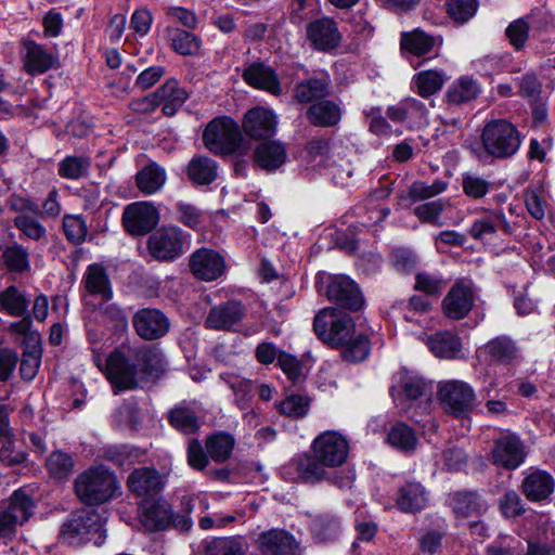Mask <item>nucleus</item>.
<instances>
[{
  "instance_id": "43",
  "label": "nucleus",
  "mask_w": 555,
  "mask_h": 555,
  "mask_svg": "<svg viewBox=\"0 0 555 555\" xmlns=\"http://www.w3.org/2000/svg\"><path fill=\"white\" fill-rule=\"evenodd\" d=\"M486 352L496 362L512 363L518 358V348L515 341L508 336H498L485 347Z\"/></svg>"
},
{
  "instance_id": "26",
  "label": "nucleus",
  "mask_w": 555,
  "mask_h": 555,
  "mask_svg": "<svg viewBox=\"0 0 555 555\" xmlns=\"http://www.w3.org/2000/svg\"><path fill=\"white\" fill-rule=\"evenodd\" d=\"M141 522L150 531L165 530L170 526V505L163 499H145L141 504Z\"/></svg>"
},
{
  "instance_id": "62",
  "label": "nucleus",
  "mask_w": 555,
  "mask_h": 555,
  "mask_svg": "<svg viewBox=\"0 0 555 555\" xmlns=\"http://www.w3.org/2000/svg\"><path fill=\"white\" fill-rule=\"evenodd\" d=\"M26 457L25 452L14 450L12 434L0 436V462L11 466L25 462Z\"/></svg>"
},
{
  "instance_id": "52",
  "label": "nucleus",
  "mask_w": 555,
  "mask_h": 555,
  "mask_svg": "<svg viewBox=\"0 0 555 555\" xmlns=\"http://www.w3.org/2000/svg\"><path fill=\"white\" fill-rule=\"evenodd\" d=\"M91 166L88 156H66L59 163L57 172L62 178L78 180L87 177Z\"/></svg>"
},
{
  "instance_id": "22",
  "label": "nucleus",
  "mask_w": 555,
  "mask_h": 555,
  "mask_svg": "<svg viewBox=\"0 0 555 555\" xmlns=\"http://www.w3.org/2000/svg\"><path fill=\"white\" fill-rule=\"evenodd\" d=\"M243 129L254 140H266L275 133L276 118L270 109L255 107L245 114Z\"/></svg>"
},
{
  "instance_id": "53",
  "label": "nucleus",
  "mask_w": 555,
  "mask_h": 555,
  "mask_svg": "<svg viewBox=\"0 0 555 555\" xmlns=\"http://www.w3.org/2000/svg\"><path fill=\"white\" fill-rule=\"evenodd\" d=\"M343 347L341 357L347 362L363 361L367 358L371 350L369 337L362 333L358 335L354 333Z\"/></svg>"
},
{
  "instance_id": "10",
  "label": "nucleus",
  "mask_w": 555,
  "mask_h": 555,
  "mask_svg": "<svg viewBox=\"0 0 555 555\" xmlns=\"http://www.w3.org/2000/svg\"><path fill=\"white\" fill-rule=\"evenodd\" d=\"M100 517L87 509L74 512L63 522L59 540L68 545H80L90 540V534L99 529Z\"/></svg>"
},
{
  "instance_id": "32",
  "label": "nucleus",
  "mask_w": 555,
  "mask_h": 555,
  "mask_svg": "<svg viewBox=\"0 0 555 555\" xmlns=\"http://www.w3.org/2000/svg\"><path fill=\"white\" fill-rule=\"evenodd\" d=\"M309 528L312 533L314 541L327 542L334 541L341 531L340 519L328 513H309Z\"/></svg>"
},
{
  "instance_id": "33",
  "label": "nucleus",
  "mask_w": 555,
  "mask_h": 555,
  "mask_svg": "<svg viewBox=\"0 0 555 555\" xmlns=\"http://www.w3.org/2000/svg\"><path fill=\"white\" fill-rule=\"evenodd\" d=\"M396 502L400 511L414 513L427 505L428 496L420 482L409 481L399 488Z\"/></svg>"
},
{
  "instance_id": "41",
  "label": "nucleus",
  "mask_w": 555,
  "mask_h": 555,
  "mask_svg": "<svg viewBox=\"0 0 555 555\" xmlns=\"http://www.w3.org/2000/svg\"><path fill=\"white\" fill-rule=\"evenodd\" d=\"M217 163L206 156L194 157L188 165V177L197 185H208L217 178Z\"/></svg>"
},
{
  "instance_id": "49",
  "label": "nucleus",
  "mask_w": 555,
  "mask_h": 555,
  "mask_svg": "<svg viewBox=\"0 0 555 555\" xmlns=\"http://www.w3.org/2000/svg\"><path fill=\"white\" fill-rule=\"evenodd\" d=\"M209 456L215 462L227 461L234 448V439L231 435L224 433H217L208 436L205 442Z\"/></svg>"
},
{
  "instance_id": "35",
  "label": "nucleus",
  "mask_w": 555,
  "mask_h": 555,
  "mask_svg": "<svg viewBox=\"0 0 555 555\" xmlns=\"http://www.w3.org/2000/svg\"><path fill=\"white\" fill-rule=\"evenodd\" d=\"M429 350L438 358L454 359L462 350L461 338L451 331H440L426 339Z\"/></svg>"
},
{
  "instance_id": "7",
  "label": "nucleus",
  "mask_w": 555,
  "mask_h": 555,
  "mask_svg": "<svg viewBox=\"0 0 555 555\" xmlns=\"http://www.w3.org/2000/svg\"><path fill=\"white\" fill-rule=\"evenodd\" d=\"M34 506L33 499L25 491H14L8 506L0 512V540L5 543L12 541L16 535L17 526L30 518Z\"/></svg>"
},
{
  "instance_id": "47",
  "label": "nucleus",
  "mask_w": 555,
  "mask_h": 555,
  "mask_svg": "<svg viewBox=\"0 0 555 555\" xmlns=\"http://www.w3.org/2000/svg\"><path fill=\"white\" fill-rule=\"evenodd\" d=\"M3 262L8 271L24 274L30 271V260L27 248L14 243L5 247L2 254Z\"/></svg>"
},
{
  "instance_id": "58",
  "label": "nucleus",
  "mask_w": 555,
  "mask_h": 555,
  "mask_svg": "<svg viewBox=\"0 0 555 555\" xmlns=\"http://www.w3.org/2000/svg\"><path fill=\"white\" fill-rule=\"evenodd\" d=\"M324 466L314 455L313 457H304L297 463L298 478L310 483L325 479L326 470Z\"/></svg>"
},
{
  "instance_id": "16",
  "label": "nucleus",
  "mask_w": 555,
  "mask_h": 555,
  "mask_svg": "<svg viewBox=\"0 0 555 555\" xmlns=\"http://www.w3.org/2000/svg\"><path fill=\"white\" fill-rule=\"evenodd\" d=\"M474 301L473 288L463 282H456L442 300V312L451 320H462L470 312Z\"/></svg>"
},
{
  "instance_id": "5",
  "label": "nucleus",
  "mask_w": 555,
  "mask_h": 555,
  "mask_svg": "<svg viewBox=\"0 0 555 555\" xmlns=\"http://www.w3.org/2000/svg\"><path fill=\"white\" fill-rule=\"evenodd\" d=\"M242 141L241 128L228 116L212 119L203 132L205 146L218 155H230L241 151Z\"/></svg>"
},
{
  "instance_id": "8",
  "label": "nucleus",
  "mask_w": 555,
  "mask_h": 555,
  "mask_svg": "<svg viewBox=\"0 0 555 555\" xmlns=\"http://www.w3.org/2000/svg\"><path fill=\"white\" fill-rule=\"evenodd\" d=\"M105 372L109 382L119 390L134 389L139 384V369L130 348L115 349L106 359Z\"/></svg>"
},
{
  "instance_id": "42",
  "label": "nucleus",
  "mask_w": 555,
  "mask_h": 555,
  "mask_svg": "<svg viewBox=\"0 0 555 555\" xmlns=\"http://www.w3.org/2000/svg\"><path fill=\"white\" fill-rule=\"evenodd\" d=\"M29 300L16 286L10 285L0 292V310L11 317H23L27 313Z\"/></svg>"
},
{
  "instance_id": "45",
  "label": "nucleus",
  "mask_w": 555,
  "mask_h": 555,
  "mask_svg": "<svg viewBox=\"0 0 555 555\" xmlns=\"http://www.w3.org/2000/svg\"><path fill=\"white\" fill-rule=\"evenodd\" d=\"M246 543L243 537L215 538L206 542L205 555H244Z\"/></svg>"
},
{
  "instance_id": "11",
  "label": "nucleus",
  "mask_w": 555,
  "mask_h": 555,
  "mask_svg": "<svg viewBox=\"0 0 555 555\" xmlns=\"http://www.w3.org/2000/svg\"><path fill=\"white\" fill-rule=\"evenodd\" d=\"M121 221L127 233L141 236L158 224L159 212L152 203L134 202L125 207Z\"/></svg>"
},
{
  "instance_id": "38",
  "label": "nucleus",
  "mask_w": 555,
  "mask_h": 555,
  "mask_svg": "<svg viewBox=\"0 0 555 555\" xmlns=\"http://www.w3.org/2000/svg\"><path fill=\"white\" fill-rule=\"evenodd\" d=\"M447 189V183L441 180H436L431 184L424 181H414L406 192L398 195V205L406 206L416 202L429 199L441 194Z\"/></svg>"
},
{
  "instance_id": "20",
  "label": "nucleus",
  "mask_w": 555,
  "mask_h": 555,
  "mask_svg": "<svg viewBox=\"0 0 555 555\" xmlns=\"http://www.w3.org/2000/svg\"><path fill=\"white\" fill-rule=\"evenodd\" d=\"M192 273L204 281L217 280L224 271V261L219 253L201 248L194 251L190 258Z\"/></svg>"
},
{
  "instance_id": "56",
  "label": "nucleus",
  "mask_w": 555,
  "mask_h": 555,
  "mask_svg": "<svg viewBox=\"0 0 555 555\" xmlns=\"http://www.w3.org/2000/svg\"><path fill=\"white\" fill-rule=\"evenodd\" d=\"M388 442L403 451H412L415 449L417 438L411 427L404 423L395 424L388 433Z\"/></svg>"
},
{
  "instance_id": "28",
  "label": "nucleus",
  "mask_w": 555,
  "mask_h": 555,
  "mask_svg": "<svg viewBox=\"0 0 555 555\" xmlns=\"http://www.w3.org/2000/svg\"><path fill=\"white\" fill-rule=\"evenodd\" d=\"M243 78L249 86L268 91L274 95L282 92L280 80L275 72L261 63H254L243 72Z\"/></svg>"
},
{
  "instance_id": "34",
  "label": "nucleus",
  "mask_w": 555,
  "mask_h": 555,
  "mask_svg": "<svg viewBox=\"0 0 555 555\" xmlns=\"http://www.w3.org/2000/svg\"><path fill=\"white\" fill-rule=\"evenodd\" d=\"M159 105H163V113L172 116L188 99V92L179 86L176 79H167L155 92Z\"/></svg>"
},
{
  "instance_id": "3",
  "label": "nucleus",
  "mask_w": 555,
  "mask_h": 555,
  "mask_svg": "<svg viewBox=\"0 0 555 555\" xmlns=\"http://www.w3.org/2000/svg\"><path fill=\"white\" fill-rule=\"evenodd\" d=\"M7 205L15 214L13 224L18 230L21 238L39 244L48 242V230L40 221V207L34 199L12 194L8 197Z\"/></svg>"
},
{
  "instance_id": "36",
  "label": "nucleus",
  "mask_w": 555,
  "mask_h": 555,
  "mask_svg": "<svg viewBox=\"0 0 555 555\" xmlns=\"http://www.w3.org/2000/svg\"><path fill=\"white\" fill-rule=\"evenodd\" d=\"M83 284L90 295L99 296L104 301L113 297L109 279L103 266L99 263L88 266L83 274Z\"/></svg>"
},
{
  "instance_id": "31",
  "label": "nucleus",
  "mask_w": 555,
  "mask_h": 555,
  "mask_svg": "<svg viewBox=\"0 0 555 555\" xmlns=\"http://www.w3.org/2000/svg\"><path fill=\"white\" fill-rule=\"evenodd\" d=\"M426 384L416 374L405 369L400 370L393 376L391 386V396L395 400L405 397L410 400H416L425 393Z\"/></svg>"
},
{
  "instance_id": "64",
  "label": "nucleus",
  "mask_w": 555,
  "mask_h": 555,
  "mask_svg": "<svg viewBox=\"0 0 555 555\" xmlns=\"http://www.w3.org/2000/svg\"><path fill=\"white\" fill-rule=\"evenodd\" d=\"M529 29L530 26L528 22L525 18H518L507 26L505 35L511 44L516 50H520L529 38Z\"/></svg>"
},
{
  "instance_id": "18",
  "label": "nucleus",
  "mask_w": 555,
  "mask_h": 555,
  "mask_svg": "<svg viewBox=\"0 0 555 555\" xmlns=\"http://www.w3.org/2000/svg\"><path fill=\"white\" fill-rule=\"evenodd\" d=\"M21 56L24 69L30 75L43 74L54 67L57 62L55 54L30 39L22 40Z\"/></svg>"
},
{
  "instance_id": "25",
  "label": "nucleus",
  "mask_w": 555,
  "mask_h": 555,
  "mask_svg": "<svg viewBox=\"0 0 555 555\" xmlns=\"http://www.w3.org/2000/svg\"><path fill=\"white\" fill-rule=\"evenodd\" d=\"M129 490L137 496L154 499L163 490V482L159 473L150 467L134 469L127 480Z\"/></svg>"
},
{
  "instance_id": "46",
  "label": "nucleus",
  "mask_w": 555,
  "mask_h": 555,
  "mask_svg": "<svg viewBox=\"0 0 555 555\" xmlns=\"http://www.w3.org/2000/svg\"><path fill=\"white\" fill-rule=\"evenodd\" d=\"M169 424L184 435H191L198 430L197 414L189 406L179 404L169 411Z\"/></svg>"
},
{
  "instance_id": "19",
  "label": "nucleus",
  "mask_w": 555,
  "mask_h": 555,
  "mask_svg": "<svg viewBox=\"0 0 555 555\" xmlns=\"http://www.w3.org/2000/svg\"><path fill=\"white\" fill-rule=\"evenodd\" d=\"M555 488V479L543 469L530 468L525 474L520 490L522 494L531 502H541L547 500Z\"/></svg>"
},
{
  "instance_id": "37",
  "label": "nucleus",
  "mask_w": 555,
  "mask_h": 555,
  "mask_svg": "<svg viewBox=\"0 0 555 555\" xmlns=\"http://www.w3.org/2000/svg\"><path fill=\"white\" fill-rule=\"evenodd\" d=\"M286 151L275 141L259 144L254 152L255 164L263 170L273 171L285 163Z\"/></svg>"
},
{
  "instance_id": "12",
  "label": "nucleus",
  "mask_w": 555,
  "mask_h": 555,
  "mask_svg": "<svg viewBox=\"0 0 555 555\" xmlns=\"http://www.w3.org/2000/svg\"><path fill=\"white\" fill-rule=\"evenodd\" d=\"M314 456L326 467L343 465L348 456L349 444L347 439L337 431H324L312 443Z\"/></svg>"
},
{
  "instance_id": "55",
  "label": "nucleus",
  "mask_w": 555,
  "mask_h": 555,
  "mask_svg": "<svg viewBox=\"0 0 555 555\" xmlns=\"http://www.w3.org/2000/svg\"><path fill=\"white\" fill-rule=\"evenodd\" d=\"M450 206L448 199H437L427 202L416 206L413 214L425 223H430L436 227L442 225L440 221L441 214Z\"/></svg>"
},
{
  "instance_id": "15",
  "label": "nucleus",
  "mask_w": 555,
  "mask_h": 555,
  "mask_svg": "<svg viewBox=\"0 0 555 555\" xmlns=\"http://www.w3.org/2000/svg\"><path fill=\"white\" fill-rule=\"evenodd\" d=\"M328 300L349 310H360L364 304L362 294L357 284L346 275H336L326 286Z\"/></svg>"
},
{
  "instance_id": "30",
  "label": "nucleus",
  "mask_w": 555,
  "mask_h": 555,
  "mask_svg": "<svg viewBox=\"0 0 555 555\" xmlns=\"http://www.w3.org/2000/svg\"><path fill=\"white\" fill-rule=\"evenodd\" d=\"M130 357L139 369V377L157 376L164 370V358L159 350L150 346L129 347Z\"/></svg>"
},
{
  "instance_id": "27",
  "label": "nucleus",
  "mask_w": 555,
  "mask_h": 555,
  "mask_svg": "<svg viewBox=\"0 0 555 555\" xmlns=\"http://www.w3.org/2000/svg\"><path fill=\"white\" fill-rule=\"evenodd\" d=\"M501 228L505 233H512L511 223L506 220L504 212L500 209L488 211L486 216L473 221L468 234L476 241L491 238Z\"/></svg>"
},
{
  "instance_id": "51",
  "label": "nucleus",
  "mask_w": 555,
  "mask_h": 555,
  "mask_svg": "<svg viewBox=\"0 0 555 555\" xmlns=\"http://www.w3.org/2000/svg\"><path fill=\"white\" fill-rule=\"evenodd\" d=\"M452 508L459 518H466L479 515L485 506L476 493L457 492L452 499Z\"/></svg>"
},
{
  "instance_id": "9",
  "label": "nucleus",
  "mask_w": 555,
  "mask_h": 555,
  "mask_svg": "<svg viewBox=\"0 0 555 555\" xmlns=\"http://www.w3.org/2000/svg\"><path fill=\"white\" fill-rule=\"evenodd\" d=\"M439 399L443 410L456 417H464L476 405V393L473 387L462 380H449L441 384Z\"/></svg>"
},
{
  "instance_id": "6",
  "label": "nucleus",
  "mask_w": 555,
  "mask_h": 555,
  "mask_svg": "<svg viewBox=\"0 0 555 555\" xmlns=\"http://www.w3.org/2000/svg\"><path fill=\"white\" fill-rule=\"evenodd\" d=\"M189 248V235L178 227H162L147 240L151 256L159 261H172Z\"/></svg>"
},
{
  "instance_id": "59",
  "label": "nucleus",
  "mask_w": 555,
  "mask_h": 555,
  "mask_svg": "<svg viewBox=\"0 0 555 555\" xmlns=\"http://www.w3.org/2000/svg\"><path fill=\"white\" fill-rule=\"evenodd\" d=\"M449 15L459 23H465L473 17L477 11V0H447Z\"/></svg>"
},
{
  "instance_id": "63",
  "label": "nucleus",
  "mask_w": 555,
  "mask_h": 555,
  "mask_svg": "<svg viewBox=\"0 0 555 555\" xmlns=\"http://www.w3.org/2000/svg\"><path fill=\"white\" fill-rule=\"evenodd\" d=\"M464 193L474 199L482 198L490 189V182L476 175H464L462 179Z\"/></svg>"
},
{
  "instance_id": "21",
  "label": "nucleus",
  "mask_w": 555,
  "mask_h": 555,
  "mask_svg": "<svg viewBox=\"0 0 555 555\" xmlns=\"http://www.w3.org/2000/svg\"><path fill=\"white\" fill-rule=\"evenodd\" d=\"M257 547L262 554L268 555H296L299 544L289 532L271 529L258 537Z\"/></svg>"
},
{
  "instance_id": "17",
  "label": "nucleus",
  "mask_w": 555,
  "mask_h": 555,
  "mask_svg": "<svg viewBox=\"0 0 555 555\" xmlns=\"http://www.w3.org/2000/svg\"><path fill=\"white\" fill-rule=\"evenodd\" d=\"M526 456L525 447L516 435L499 438L492 449L493 463L505 469L517 468L525 462Z\"/></svg>"
},
{
  "instance_id": "1",
  "label": "nucleus",
  "mask_w": 555,
  "mask_h": 555,
  "mask_svg": "<svg viewBox=\"0 0 555 555\" xmlns=\"http://www.w3.org/2000/svg\"><path fill=\"white\" fill-rule=\"evenodd\" d=\"M74 490L83 504L100 505L113 499L118 490V482L112 472L104 466H96L78 475Z\"/></svg>"
},
{
  "instance_id": "54",
  "label": "nucleus",
  "mask_w": 555,
  "mask_h": 555,
  "mask_svg": "<svg viewBox=\"0 0 555 555\" xmlns=\"http://www.w3.org/2000/svg\"><path fill=\"white\" fill-rule=\"evenodd\" d=\"M444 80V74L437 70H424L414 78L417 92L423 98H429L437 93L442 88Z\"/></svg>"
},
{
  "instance_id": "61",
  "label": "nucleus",
  "mask_w": 555,
  "mask_h": 555,
  "mask_svg": "<svg viewBox=\"0 0 555 555\" xmlns=\"http://www.w3.org/2000/svg\"><path fill=\"white\" fill-rule=\"evenodd\" d=\"M309 411V399L299 395L286 397L280 403V412L293 418L304 417Z\"/></svg>"
},
{
  "instance_id": "40",
  "label": "nucleus",
  "mask_w": 555,
  "mask_h": 555,
  "mask_svg": "<svg viewBox=\"0 0 555 555\" xmlns=\"http://www.w3.org/2000/svg\"><path fill=\"white\" fill-rule=\"evenodd\" d=\"M480 93L478 82L470 77H461L448 88L446 100L449 104L461 105L475 100Z\"/></svg>"
},
{
  "instance_id": "39",
  "label": "nucleus",
  "mask_w": 555,
  "mask_h": 555,
  "mask_svg": "<svg viewBox=\"0 0 555 555\" xmlns=\"http://www.w3.org/2000/svg\"><path fill=\"white\" fill-rule=\"evenodd\" d=\"M166 170L158 164L151 162L135 175L138 189L151 195L158 192L166 182Z\"/></svg>"
},
{
  "instance_id": "14",
  "label": "nucleus",
  "mask_w": 555,
  "mask_h": 555,
  "mask_svg": "<svg viewBox=\"0 0 555 555\" xmlns=\"http://www.w3.org/2000/svg\"><path fill=\"white\" fill-rule=\"evenodd\" d=\"M135 333L145 340H155L165 336L170 327L168 318L158 309L144 308L132 318Z\"/></svg>"
},
{
  "instance_id": "29",
  "label": "nucleus",
  "mask_w": 555,
  "mask_h": 555,
  "mask_svg": "<svg viewBox=\"0 0 555 555\" xmlns=\"http://www.w3.org/2000/svg\"><path fill=\"white\" fill-rule=\"evenodd\" d=\"M306 116L309 122L315 127L331 128L341 120L343 109L338 103L325 98L311 104L306 112Z\"/></svg>"
},
{
  "instance_id": "13",
  "label": "nucleus",
  "mask_w": 555,
  "mask_h": 555,
  "mask_svg": "<svg viewBox=\"0 0 555 555\" xmlns=\"http://www.w3.org/2000/svg\"><path fill=\"white\" fill-rule=\"evenodd\" d=\"M306 38L312 49L326 53L336 50L343 40L337 23L327 16L310 21L306 25Z\"/></svg>"
},
{
  "instance_id": "44",
  "label": "nucleus",
  "mask_w": 555,
  "mask_h": 555,
  "mask_svg": "<svg viewBox=\"0 0 555 555\" xmlns=\"http://www.w3.org/2000/svg\"><path fill=\"white\" fill-rule=\"evenodd\" d=\"M46 467L50 477L59 481H65L74 473L75 460L67 452L53 451L47 457Z\"/></svg>"
},
{
  "instance_id": "24",
  "label": "nucleus",
  "mask_w": 555,
  "mask_h": 555,
  "mask_svg": "<svg viewBox=\"0 0 555 555\" xmlns=\"http://www.w3.org/2000/svg\"><path fill=\"white\" fill-rule=\"evenodd\" d=\"M244 314V306L240 301L230 300L210 309L205 326L211 330L230 331L242 321Z\"/></svg>"
},
{
  "instance_id": "57",
  "label": "nucleus",
  "mask_w": 555,
  "mask_h": 555,
  "mask_svg": "<svg viewBox=\"0 0 555 555\" xmlns=\"http://www.w3.org/2000/svg\"><path fill=\"white\" fill-rule=\"evenodd\" d=\"M170 40L173 50L182 55H194L201 48L199 39L186 30L173 29L170 34Z\"/></svg>"
},
{
  "instance_id": "23",
  "label": "nucleus",
  "mask_w": 555,
  "mask_h": 555,
  "mask_svg": "<svg viewBox=\"0 0 555 555\" xmlns=\"http://www.w3.org/2000/svg\"><path fill=\"white\" fill-rule=\"evenodd\" d=\"M331 92V78L326 73H320L295 85L293 99L300 104H313Z\"/></svg>"
},
{
  "instance_id": "4",
  "label": "nucleus",
  "mask_w": 555,
  "mask_h": 555,
  "mask_svg": "<svg viewBox=\"0 0 555 555\" xmlns=\"http://www.w3.org/2000/svg\"><path fill=\"white\" fill-rule=\"evenodd\" d=\"M352 318L336 308L320 310L313 320L315 335L325 344L339 347L350 340L354 334Z\"/></svg>"
},
{
  "instance_id": "50",
  "label": "nucleus",
  "mask_w": 555,
  "mask_h": 555,
  "mask_svg": "<svg viewBox=\"0 0 555 555\" xmlns=\"http://www.w3.org/2000/svg\"><path fill=\"white\" fill-rule=\"evenodd\" d=\"M220 378L233 391L235 404L240 409H247L253 397L251 382L231 374H221Z\"/></svg>"
},
{
  "instance_id": "60",
  "label": "nucleus",
  "mask_w": 555,
  "mask_h": 555,
  "mask_svg": "<svg viewBox=\"0 0 555 555\" xmlns=\"http://www.w3.org/2000/svg\"><path fill=\"white\" fill-rule=\"evenodd\" d=\"M63 230L67 240L74 244L82 243L88 233L85 220L79 216L72 215L64 216Z\"/></svg>"
},
{
  "instance_id": "2",
  "label": "nucleus",
  "mask_w": 555,
  "mask_h": 555,
  "mask_svg": "<svg viewBox=\"0 0 555 555\" xmlns=\"http://www.w3.org/2000/svg\"><path fill=\"white\" fill-rule=\"evenodd\" d=\"M521 141L519 130L506 119L488 121L481 132V143L485 152L498 159L514 156L519 150Z\"/></svg>"
},
{
  "instance_id": "48",
  "label": "nucleus",
  "mask_w": 555,
  "mask_h": 555,
  "mask_svg": "<svg viewBox=\"0 0 555 555\" xmlns=\"http://www.w3.org/2000/svg\"><path fill=\"white\" fill-rule=\"evenodd\" d=\"M400 43L402 49L414 55L422 56L433 50L437 39L425 34L423 30L415 29L411 33H403Z\"/></svg>"
}]
</instances>
